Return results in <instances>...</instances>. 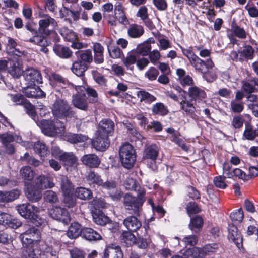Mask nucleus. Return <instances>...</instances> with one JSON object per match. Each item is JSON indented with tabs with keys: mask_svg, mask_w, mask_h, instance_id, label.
<instances>
[{
	"mask_svg": "<svg viewBox=\"0 0 258 258\" xmlns=\"http://www.w3.org/2000/svg\"><path fill=\"white\" fill-rule=\"evenodd\" d=\"M145 194V189H140L136 197L130 194L123 196V206L129 214L140 216L142 211V206L146 200Z\"/></svg>",
	"mask_w": 258,
	"mask_h": 258,
	"instance_id": "nucleus-1",
	"label": "nucleus"
},
{
	"mask_svg": "<svg viewBox=\"0 0 258 258\" xmlns=\"http://www.w3.org/2000/svg\"><path fill=\"white\" fill-rule=\"evenodd\" d=\"M17 210L22 217L29 220L28 223H32L36 226H41L46 223L45 219L35 214L38 212V208L28 203L18 205Z\"/></svg>",
	"mask_w": 258,
	"mask_h": 258,
	"instance_id": "nucleus-2",
	"label": "nucleus"
},
{
	"mask_svg": "<svg viewBox=\"0 0 258 258\" xmlns=\"http://www.w3.org/2000/svg\"><path fill=\"white\" fill-rule=\"evenodd\" d=\"M53 115L59 119L76 118V112L65 99L57 98L52 107Z\"/></svg>",
	"mask_w": 258,
	"mask_h": 258,
	"instance_id": "nucleus-3",
	"label": "nucleus"
},
{
	"mask_svg": "<svg viewBox=\"0 0 258 258\" xmlns=\"http://www.w3.org/2000/svg\"><path fill=\"white\" fill-rule=\"evenodd\" d=\"M41 124L42 133L48 136H61L64 133V123L57 118L53 120L44 119L41 121Z\"/></svg>",
	"mask_w": 258,
	"mask_h": 258,
	"instance_id": "nucleus-4",
	"label": "nucleus"
},
{
	"mask_svg": "<svg viewBox=\"0 0 258 258\" xmlns=\"http://www.w3.org/2000/svg\"><path fill=\"white\" fill-rule=\"evenodd\" d=\"M119 155L122 166L126 169L132 168L136 161L137 155L133 146L128 143L123 144L119 149Z\"/></svg>",
	"mask_w": 258,
	"mask_h": 258,
	"instance_id": "nucleus-5",
	"label": "nucleus"
},
{
	"mask_svg": "<svg viewBox=\"0 0 258 258\" xmlns=\"http://www.w3.org/2000/svg\"><path fill=\"white\" fill-rule=\"evenodd\" d=\"M159 153V148L155 144L147 146L144 151L143 160L152 170L156 169V163Z\"/></svg>",
	"mask_w": 258,
	"mask_h": 258,
	"instance_id": "nucleus-6",
	"label": "nucleus"
},
{
	"mask_svg": "<svg viewBox=\"0 0 258 258\" xmlns=\"http://www.w3.org/2000/svg\"><path fill=\"white\" fill-rule=\"evenodd\" d=\"M166 95L174 101L178 102L180 104V109L185 112L187 115H189L193 118H195L196 108L191 101L186 99V96H183L182 100L179 101L178 96L172 91H167Z\"/></svg>",
	"mask_w": 258,
	"mask_h": 258,
	"instance_id": "nucleus-7",
	"label": "nucleus"
},
{
	"mask_svg": "<svg viewBox=\"0 0 258 258\" xmlns=\"http://www.w3.org/2000/svg\"><path fill=\"white\" fill-rule=\"evenodd\" d=\"M40 16L42 19L39 21V31L41 34L48 36L56 26L57 23L48 15L40 14Z\"/></svg>",
	"mask_w": 258,
	"mask_h": 258,
	"instance_id": "nucleus-8",
	"label": "nucleus"
},
{
	"mask_svg": "<svg viewBox=\"0 0 258 258\" xmlns=\"http://www.w3.org/2000/svg\"><path fill=\"white\" fill-rule=\"evenodd\" d=\"M190 63L195 69L196 72L201 74L206 73L209 70L212 69L214 66V64L211 58H208L206 60H203L198 56Z\"/></svg>",
	"mask_w": 258,
	"mask_h": 258,
	"instance_id": "nucleus-9",
	"label": "nucleus"
},
{
	"mask_svg": "<svg viewBox=\"0 0 258 258\" xmlns=\"http://www.w3.org/2000/svg\"><path fill=\"white\" fill-rule=\"evenodd\" d=\"M228 238L233 242L239 249L243 246L242 236L234 223L229 224L228 227Z\"/></svg>",
	"mask_w": 258,
	"mask_h": 258,
	"instance_id": "nucleus-10",
	"label": "nucleus"
},
{
	"mask_svg": "<svg viewBox=\"0 0 258 258\" xmlns=\"http://www.w3.org/2000/svg\"><path fill=\"white\" fill-rule=\"evenodd\" d=\"M49 215L53 219L67 224L70 221V216L68 211L60 207H55L49 211Z\"/></svg>",
	"mask_w": 258,
	"mask_h": 258,
	"instance_id": "nucleus-11",
	"label": "nucleus"
},
{
	"mask_svg": "<svg viewBox=\"0 0 258 258\" xmlns=\"http://www.w3.org/2000/svg\"><path fill=\"white\" fill-rule=\"evenodd\" d=\"M114 127L115 124L112 120L104 119L99 122L96 133L108 137L113 135Z\"/></svg>",
	"mask_w": 258,
	"mask_h": 258,
	"instance_id": "nucleus-12",
	"label": "nucleus"
},
{
	"mask_svg": "<svg viewBox=\"0 0 258 258\" xmlns=\"http://www.w3.org/2000/svg\"><path fill=\"white\" fill-rule=\"evenodd\" d=\"M22 223L18 219L14 218L12 216L5 213H0V226L11 227L13 229H17L21 226ZM0 227V229H1Z\"/></svg>",
	"mask_w": 258,
	"mask_h": 258,
	"instance_id": "nucleus-13",
	"label": "nucleus"
},
{
	"mask_svg": "<svg viewBox=\"0 0 258 258\" xmlns=\"http://www.w3.org/2000/svg\"><path fill=\"white\" fill-rule=\"evenodd\" d=\"M92 144L96 150L104 151L109 146L110 141L108 137L96 133V137L93 140Z\"/></svg>",
	"mask_w": 258,
	"mask_h": 258,
	"instance_id": "nucleus-14",
	"label": "nucleus"
},
{
	"mask_svg": "<svg viewBox=\"0 0 258 258\" xmlns=\"http://www.w3.org/2000/svg\"><path fill=\"white\" fill-rule=\"evenodd\" d=\"M137 215H132L125 218L123 221V225L129 231L136 232L142 226V223Z\"/></svg>",
	"mask_w": 258,
	"mask_h": 258,
	"instance_id": "nucleus-15",
	"label": "nucleus"
},
{
	"mask_svg": "<svg viewBox=\"0 0 258 258\" xmlns=\"http://www.w3.org/2000/svg\"><path fill=\"white\" fill-rule=\"evenodd\" d=\"M188 95L190 98V101L195 102H199L206 97L204 90L196 86H192L188 88Z\"/></svg>",
	"mask_w": 258,
	"mask_h": 258,
	"instance_id": "nucleus-16",
	"label": "nucleus"
},
{
	"mask_svg": "<svg viewBox=\"0 0 258 258\" xmlns=\"http://www.w3.org/2000/svg\"><path fill=\"white\" fill-rule=\"evenodd\" d=\"M80 160L84 165L91 168L98 167L101 162L99 157L95 154L84 155Z\"/></svg>",
	"mask_w": 258,
	"mask_h": 258,
	"instance_id": "nucleus-17",
	"label": "nucleus"
},
{
	"mask_svg": "<svg viewBox=\"0 0 258 258\" xmlns=\"http://www.w3.org/2000/svg\"><path fill=\"white\" fill-rule=\"evenodd\" d=\"M23 92L28 98H43L46 96V93L35 85L24 88Z\"/></svg>",
	"mask_w": 258,
	"mask_h": 258,
	"instance_id": "nucleus-18",
	"label": "nucleus"
},
{
	"mask_svg": "<svg viewBox=\"0 0 258 258\" xmlns=\"http://www.w3.org/2000/svg\"><path fill=\"white\" fill-rule=\"evenodd\" d=\"M25 195L27 199L32 202H38L42 197L40 190L37 188L35 185L33 186L31 184L27 185Z\"/></svg>",
	"mask_w": 258,
	"mask_h": 258,
	"instance_id": "nucleus-19",
	"label": "nucleus"
},
{
	"mask_svg": "<svg viewBox=\"0 0 258 258\" xmlns=\"http://www.w3.org/2000/svg\"><path fill=\"white\" fill-rule=\"evenodd\" d=\"M24 77L25 80L31 83H41L42 78L40 72L37 70L31 68L26 71Z\"/></svg>",
	"mask_w": 258,
	"mask_h": 258,
	"instance_id": "nucleus-20",
	"label": "nucleus"
},
{
	"mask_svg": "<svg viewBox=\"0 0 258 258\" xmlns=\"http://www.w3.org/2000/svg\"><path fill=\"white\" fill-rule=\"evenodd\" d=\"M81 94H75L72 96V103L74 107L81 110L87 111L89 106L87 100Z\"/></svg>",
	"mask_w": 258,
	"mask_h": 258,
	"instance_id": "nucleus-21",
	"label": "nucleus"
},
{
	"mask_svg": "<svg viewBox=\"0 0 258 258\" xmlns=\"http://www.w3.org/2000/svg\"><path fill=\"white\" fill-rule=\"evenodd\" d=\"M123 253L118 246L109 245L104 252V258H123Z\"/></svg>",
	"mask_w": 258,
	"mask_h": 258,
	"instance_id": "nucleus-22",
	"label": "nucleus"
},
{
	"mask_svg": "<svg viewBox=\"0 0 258 258\" xmlns=\"http://www.w3.org/2000/svg\"><path fill=\"white\" fill-rule=\"evenodd\" d=\"M25 41L34 43V44L41 46V48H40V51L44 52V53H47L48 51V49L47 48V46L49 45V42L43 35L41 36L35 34L28 40H25Z\"/></svg>",
	"mask_w": 258,
	"mask_h": 258,
	"instance_id": "nucleus-23",
	"label": "nucleus"
},
{
	"mask_svg": "<svg viewBox=\"0 0 258 258\" xmlns=\"http://www.w3.org/2000/svg\"><path fill=\"white\" fill-rule=\"evenodd\" d=\"M35 186L40 189L47 188H51L54 186V183L51 181L50 178L44 175H40L35 179Z\"/></svg>",
	"mask_w": 258,
	"mask_h": 258,
	"instance_id": "nucleus-24",
	"label": "nucleus"
},
{
	"mask_svg": "<svg viewBox=\"0 0 258 258\" xmlns=\"http://www.w3.org/2000/svg\"><path fill=\"white\" fill-rule=\"evenodd\" d=\"M88 183L93 187L101 186L103 183V179L101 176L94 171L89 172L86 176Z\"/></svg>",
	"mask_w": 258,
	"mask_h": 258,
	"instance_id": "nucleus-25",
	"label": "nucleus"
},
{
	"mask_svg": "<svg viewBox=\"0 0 258 258\" xmlns=\"http://www.w3.org/2000/svg\"><path fill=\"white\" fill-rule=\"evenodd\" d=\"M82 236L88 241L100 240V234L91 228L85 227L82 229Z\"/></svg>",
	"mask_w": 258,
	"mask_h": 258,
	"instance_id": "nucleus-26",
	"label": "nucleus"
},
{
	"mask_svg": "<svg viewBox=\"0 0 258 258\" xmlns=\"http://www.w3.org/2000/svg\"><path fill=\"white\" fill-rule=\"evenodd\" d=\"M20 192L18 189H13L7 192L0 191V202H9L14 201L19 197Z\"/></svg>",
	"mask_w": 258,
	"mask_h": 258,
	"instance_id": "nucleus-27",
	"label": "nucleus"
},
{
	"mask_svg": "<svg viewBox=\"0 0 258 258\" xmlns=\"http://www.w3.org/2000/svg\"><path fill=\"white\" fill-rule=\"evenodd\" d=\"M144 33V29L141 25L137 24H132L130 25L127 30L128 36L133 38H137L141 37Z\"/></svg>",
	"mask_w": 258,
	"mask_h": 258,
	"instance_id": "nucleus-28",
	"label": "nucleus"
},
{
	"mask_svg": "<svg viewBox=\"0 0 258 258\" xmlns=\"http://www.w3.org/2000/svg\"><path fill=\"white\" fill-rule=\"evenodd\" d=\"M82 229L80 224L74 222L69 226L66 234L70 238L75 239L80 235L82 236Z\"/></svg>",
	"mask_w": 258,
	"mask_h": 258,
	"instance_id": "nucleus-29",
	"label": "nucleus"
},
{
	"mask_svg": "<svg viewBox=\"0 0 258 258\" xmlns=\"http://www.w3.org/2000/svg\"><path fill=\"white\" fill-rule=\"evenodd\" d=\"M29 225L25 228V231L23 232L29 237L39 241L41 238V233L40 230L35 227L34 224L31 225L32 223H28ZM36 227H37L36 226Z\"/></svg>",
	"mask_w": 258,
	"mask_h": 258,
	"instance_id": "nucleus-30",
	"label": "nucleus"
},
{
	"mask_svg": "<svg viewBox=\"0 0 258 258\" xmlns=\"http://www.w3.org/2000/svg\"><path fill=\"white\" fill-rule=\"evenodd\" d=\"M94 53V61L97 64H100L104 61L103 51L104 48L99 43H94L93 46Z\"/></svg>",
	"mask_w": 258,
	"mask_h": 258,
	"instance_id": "nucleus-31",
	"label": "nucleus"
},
{
	"mask_svg": "<svg viewBox=\"0 0 258 258\" xmlns=\"http://www.w3.org/2000/svg\"><path fill=\"white\" fill-rule=\"evenodd\" d=\"M87 69V64L79 60L74 62L71 68L72 71L78 76H83Z\"/></svg>",
	"mask_w": 258,
	"mask_h": 258,
	"instance_id": "nucleus-32",
	"label": "nucleus"
},
{
	"mask_svg": "<svg viewBox=\"0 0 258 258\" xmlns=\"http://www.w3.org/2000/svg\"><path fill=\"white\" fill-rule=\"evenodd\" d=\"M53 50L57 56L64 59L70 58L73 54L72 51L69 47L61 45H55L53 47Z\"/></svg>",
	"mask_w": 258,
	"mask_h": 258,
	"instance_id": "nucleus-33",
	"label": "nucleus"
},
{
	"mask_svg": "<svg viewBox=\"0 0 258 258\" xmlns=\"http://www.w3.org/2000/svg\"><path fill=\"white\" fill-rule=\"evenodd\" d=\"M20 175L25 181H31L34 178L35 172L29 166L22 167L20 170Z\"/></svg>",
	"mask_w": 258,
	"mask_h": 258,
	"instance_id": "nucleus-34",
	"label": "nucleus"
},
{
	"mask_svg": "<svg viewBox=\"0 0 258 258\" xmlns=\"http://www.w3.org/2000/svg\"><path fill=\"white\" fill-rule=\"evenodd\" d=\"M77 58L83 62L90 64L93 61V55L90 49H86L83 51H78L75 52Z\"/></svg>",
	"mask_w": 258,
	"mask_h": 258,
	"instance_id": "nucleus-35",
	"label": "nucleus"
},
{
	"mask_svg": "<svg viewBox=\"0 0 258 258\" xmlns=\"http://www.w3.org/2000/svg\"><path fill=\"white\" fill-rule=\"evenodd\" d=\"M50 78L51 83L55 84L62 88H66L69 85L68 80L58 74L52 73Z\"/></svg>",
	"mask_w": 258,
	"mask_h": 258,
	"instance_id": "nucleus-36",
	"label": "nucleus"
},
{
	"mask_svg": "<svg viewBox=\"0 0 258 258\" xmlns=\"http://www.w3.org/2000/svg\"><path fill=\"white\" fill-rule=\"evenodd\" d=\"M151 110L153 114L162 116L166 115L169 112L167 107L161 102L154 104Z\"/></svg>",
	"mask_w": 258,
	"mask_h": 258,
	"instance_id": "nucleus-37",
	"label": "nucleus"
},
{
	"mask_svg": "<svg viewBox=\"0 0 258 258\" xmlns=\"http://www.w3.org/2000/svg\"><path fill=\"white\" fill-rule=\"evenodd\" d=\"M132 231H124L121 236V242L124 243L127 246H130L136 243V238Z\"/></svg>",
	"mask_w": 258,
	"mask_h": 258,
	"instance_id": "nucleus-38",
	"label": "nucleus"
},
{
	"mask_svg": "<svg viewBox=\"0 0 258 258\" xmlns=\"http://www.w3.org/2000/svg\"><path fill=\"white\" fill-rule=\"evenodd\" d=\"M34 150L35 152L38 154L41 158H44L49 154V151L46 145L39 141L35 143L34 145Z\"/></svg>",
	"mask_w": 258,
	"mask_h": 258,
	"instance_id": "nucleus-39",
	"label": "nucleus"
},
{
	"mask_svg": "<svg viewBox=\"0 0 258 258\" xmlns=\"http://www.w3.org/2000/svg\"><path fill=\"white\" fill-rule=\"evenodd\" d=\"M76 90L78 92H79V90H80L81 91H83L84 90L86 91L90 102L96 103L98 101V93L94 89L90 87H87L86 88L84 87L80 86Z\"/></svg>",
	"mask_w": 258,
	"mask_h": 258,
	"instance_id": "nucleus-40",
	"label": "nucleus"
},
{
	"mask_svg": "<svg viewBox=\"0 0 258 258\" xmlns=\"http://www.w3.org/2000/svg\"><path fill=\"white\" fill-rule=\"evenodd\" d=\"M75 195L78 198L81 200H87L92 198V193L88 188L79 187L76 189Z\"/></svg>",
	"mask_w": 258,
	"mask_h": 258,
	"instance_id": "nucleus-41",
	"label": "nucleus"
},
{
	"mask_svg": "<svg viewBox=\"0 0 258 258\" xmlns=\"http://www.w3.org/2000/svg\"><path fill=\"white\" fill-rule=\"evenodd\" d=\"M137 97L141 102L151 103L156 100V97L145 90H140L137 93Z\"/></svg>",
	"mask_w": 258,
	"mask_h": 258,
	"instance_id": "nucleus-42",
	"label": "nucleus"
},
{
	"mask_svg": "<svg viewBox=\"0 0 258 258\" xmlns=\"http://www.w3.org/2000/svg\"><path fill=\"white\" fill-rule=\"evenodd\" d=\"M65 165L72 166L77 162L76 157L72 153H63L59 159Z\"/></svg>",
	"mask_w": 258,
	"mask_h": 258,
	"instance_id": "nucleus-43",
	"label": "nucleus"
},
{
	"mask_svg": "<svg viewBox=\"0 0 258 258\" xmlns=\"http://www.w3.org/2000/svg\"><path fill=\"white\" fill-rule=\"evenodd\" d=\"M231 31L236 37L241 39H246L248 35L244 28L240 27L235 23H232Z\"/></svg>",
	"mask_w": 258,
	"mask_h": 258,
	"instance_id": "nucleus-44",
	"label": "nucleus"
},
{
	"mask_svg": "<svg viewBox=\"0 0 258 258\" xmlns=\"http://www.w3.org/2000/svg\"><path fill=\"white\" fill-rule=\"evenodd\" d=\"M93 219L94 222L100 225H105L108 223L110 219L108 217L105 215L103 213L99 212L93 214Z\"/></svg>",
	"mask_w": 258,
	"mask_h": 258,
	"instance_id": "nucleus-45",
	"label": "nucleus"
},
{
	"mask_svg": "<svg viewBox=\"0 0 258 258\" xmlns=\"http://www.w3.org/2000/svg\"><path fill=\"white\" fill-rule=\"evenodd\" d=\"M60 179L61 189L63 194H70L73 188L71 182L66 176H62Z\"/></svg>",
	"mask_w": 258,
	"mask_h": 258,
	"instance_id": "nucleus-46",
	"label": "nucleus"
},
{
	"mask_svg": "<svg viewBox=\"0 0 258 258\" xmlns=\"http://www.w3.org/2000/svg\"><path fill=\"white\" fill-rule=\"evenodd\" d=\"M243 136L247 140H253L256 136H258V133H257L255 130L253 128L251 125L246 124Z\"/></svg>",
	"mask_w": 258,
	"mask_h": 258,
	"instance_id": "nucleus-47",
	"label": "nucleus"
},
{
	"mask_svg": "<svg viewBox=\"0 0 258 258\" xmlns=\"http://www.w3.org/2000/svg\"><path fill=\"white\" fill-rule=\"evenodd\" d=\"M230 217L234 223H240L242 221L244 217L242 209L240 208L232 212L230 214Z\"/></svg>",
	"mask_w": 258,
	"mask_h": 258,
	"instance_id": "nucleus-48",
	"label": "nucleus"
},
{
	"mask_svg": "<svg viewBox=\"0 0 258 258\" xmlns=\"http://www.w3.org/2000/svg\"><path fill=\"white\" fill-rule=\"evenodd\" d=\"M137 62L136 56L132 54H128L126 58L123 60V63L127 70L133 72L134 64Z\"/></svg>",
	"mask_w": 258,
	"mask_h": 258,
	"instance_id": "nucleus-49",
	"label": "nucleus"
},
{
	"mask_svg": "<svg viewBox=\"0 0 258 258\" xmlns=\"http://www.w3.org/2000/svg\"><path fill=\"white\" fill-rule=\"evenodd\" d=\"M19 238L21 240L23 246L25 248L33 247L32 246L34 243L38 241L35 239L31 238L23 233L20 235Z\"/></svg>",
	"mask_w": 258,
	"mask_h": 258,
	"instance_id": "nucleus-50",
	"label": "nucleus"
},
{
	"mask_svg": "<svg viewBox=\"0 0 258 258\" xmlns=\"http://www.w3.org/2000/svg\"><path fill=\"white\" fill-rule=\"evenodd\" d=\"M68 141L71 143L83 142L88 139V137L82 134H73L68 135Z\"/></svg>",
	"mask_w": 258,
	"mask_h": 258,
	"instance_id": "nucleus-51",
	"label": "nucleus"
},
{
	"mask_svg": "<svg viewBox=\"0 0 258 258\" xmlns=\"http://www.w3.org/2000/svg\"><path fill=\"white\" fill-rule=\"evenodd\" d=\"M124 186L126 189L129 190H138L139 191V190L143 189L137 184L136 181L132 178H127L125 180L124 183Z\"/></svg>",
	"mask_w": 258,
	"mask_h": 258,
	"instance_id": "nucleus-52",
	"label": "nucleus"
},
{
	"mask_svg": "<svg viewBox=\"0 0 258 258\" xmlns=\"http://www.w3.org/2000/svg\"><path fill=\"white\" fill-rule=\"evenodd\" d=\"M92 75L95 81L100 85L106 86L107 79L103 75L99 73L97 71L93 70L92 71Z\"/></svg>",
	"mask_w": 258,
	"mask_h": 258,
	"instance_id": "nucleus-53",
	"label": "nucleus"
},
{
	"mask_svg": "<svg viewBox=\"0 0 258 258\" xmlns=\"http://www.w3.org/2000/svg\"><path fill=\"white\" fill-rule=\"evenodd\" d=\"M203 219L200 216H196L191 219L189 227L193 230L194 228L201 229L203 226Z\"/></svg>",
	"mask_w": 258,
	"mask_h": 258,
	"instance_id": "nucleus-54",
	"label": "nucleus"
},
{
	"mask_svg": "<svg viewBox=\"0 0 258 258\" xmlns=\"http://www.w3.org/2000/svg\"><path fill=\"white\" fill-rule=\"evenodd\" d=\"M44 198L46 202L55 203L58 201L56 194L52 190H47L44 195Z\"/></svg>",
	"mask_w": 258,
	"mask_h": 258,
	"instance_id": "nucleus-55",
	"label": "nucleus"
},
{
	"mask_svg": "<svg viewBox=\"0 0 258 258\" xmlns=\"http://www.w3.org/2000/svg\"><path fill=\"white\" fill-rule=\"evenodd\" d=\"M241 84L242 89L245 93H252L256 90L255 85L251 84L248 81L243 80L241 82Z\"/></svg>",
	"mask_w": 258,
	"mask_h": 258,
	"instance_id": "nucleus-56",
	"label": "nucleus"
},
{
	"mask_svg": "<svg viewBox=\"0 0 258 258\" xmlns=\"http://www.w3.org/2000/svg\"><path fill=\"white\" fill-rule=\"evenodd\" d=\"M63 195V203L65 206L69 208L74 207L76 204V198L71 193Z\"/></svg>",
	"mask_w": 258,
	"mask_h": 258,
	"instance_id": "nucleus-57",
	"label": "nucleus"
},
{
	"mask_svg": "<svg viewBox=\"0 0 258 258\" xmlns=\"http://www.w3.org/2000/svg\"><path fill=\"white\" fill-rule=\"evenodd\" d=\"M23 106L25 109L26 110V113L33 119H34L36 116L34 106L27 100L23 105Z\"/></svg>",
	"mask_w": 258,
	"mask_h": 258,
	"instance_id": "nucleus-58",
	"label": "nucleus"
},
{
	"mask_svg": "<svg viewBox=\"0 0 258 258\" xmlns=\"http://www.w3.org/2000/svg\"><path fill=\"white\" fill-rule=\"evenodd\" d=\"M244 120L242 115H239L233 117L232 121V125L235 128H240L242 127Z\"/></svg>",
	"mask_w": 258,
	"mask_h": 258,
	"instance_id": "nucleus-59",
	"label": "nucleus"
},
{
	"mask_svg": "<svg viewBox=\"0 0 258 258\" xmlns=\"http://www.w3.org/2000/svg\"><path fill=\"white\" fill-rule=\"evenodd\" d=\"M198 238L197 236L191 235L187 236L183 238L182 241L184 243L185 246H194L198 242Z\"/></svg>",
	"mask_w": 258,
	"mask_h": 258,
	"instance_id": "nucleus-60",
	"label": "nucleus"
},
{
	"mask_svg": "<svg viewBox=\"0 0 258 258\" xmlns=\"http://www.w3.org/2000/svg\"><path fill=\"white\" fill-rule=\"evenodd\" d=\"M158 75V70L154 67H150L145 73V76L151 81L156 80Z\"/></svg>",
	"mask_w": 258,
	"mask_h": 258,
	"instance_id": "nucleus-61",
	"label": "nucleus"
},
{
	"mask_svg": "<svg viewBox=\"0 0 258 258\" xmlns=\"http://www.w3.org/2000/svg\"><path fill=\"white\" fill-rule=\"evenodd\" d=\"M245 58L252 59L253 57L254 49L250 45H246L241 52Z\"/></svg>",
	"mask_w": 258,
	"mask_h": 258,
	"instance_id": "nucleus-62",
	"label": "nucleus"
},
{
	"mask_svg": "<svg viewBox=\"0 0 258 258\" xmlns=\"http://www.w3.org/2000/svg\"><path fill=\"white\" fill-rule=\"evenodd\" d=\"M187 192L189 198L194 200L200 199V193L195 187L191 186H188Z\"/></svg>",
	"mask_w": 258,
	"mask_h": 258,
	"instance_id": "nucleus-63",
	"label": "nucleus"
},
{
	"mask_svg": "<svg viewBox=\"0 0 258 258\" xmlns=\"http://www.w3.org/2000/svg\"><path fill=\"white\" fill-rule=\"evenodd\" d=\"M22 258H37L33 247H28L23 250Z\"/></svg>",
	"mask_w": 258,
	"mask_h": 258,
	"instance_id": "nucleus-64",
	"label": "nucleus"
}]
</instances>
